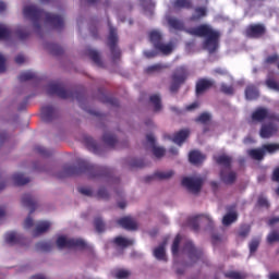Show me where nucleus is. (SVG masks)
I'll return each mask as SVG.
<instances>
[{"instance_id": "obj_10", "label": "nucleus", "mask_w": 279, "mask_h": 279, "mask_svg": "<svg viewBox=\"0 0 279 279\" xmlns=\"http://www.w3.org/2000/svg\"><path fill=\"white\" fill-rule=\"evenodd\" d=\"M251 119L257 123H263L265 119H268V121H277V123H279V116L275 112H269V109L264 107H258L255 109L251 116Z\"/></svg>"}, {"instance_id": "obj_3", "label": "nucleus", "mask_w": 279, "mask_h": 279, "mask_svg": "<svg viewBox=\"0 0 279 279\" xmlns=\"http://www.w3.org/2000/svg\"><path fill=\"white\" fill-rule=\"evenodd\" d=\"M47 93L48 95H57L60 99H76L80 107L84 108V106H82V101L86 99V93L84 89L73 92L66 89L62 83H50L48 85Z\"/></svg>"}, {"instance_id": "obj_39", "label": "nucleus", "mask_w": 279, "mask_h": 279, "mask_svg": "<svg viewBox=\"0 0 279 279\" xmlns=\"http://www.w3.org/2000/svg\"><path fill=\"white\" fill-rule=\"evenodd\" d=\"M165 245H167V242H163L161 245L154 250V256L157 258V260H166L167 254L165 252Z\"/></svg>"}, {"instance_id": "obj_52", "label": "nucleus", "mask_w": 279, "mask_h": 279, "mask_svg": "<svg viewBox=\"0 0 279 279\" xmlns=\"http://www.w3.org/2000/svg\"><path fill=\"white\" fill-rule=\"evenodd\" d=\"M36 151L37 154H39V156H41L43 158H49V156L53 155L52 150H49L43 146H37L36 147Z\"/></svg>"}, {"instance_id": "obj_5", "label": "nucleus", "mask_w": 279, "mask_h": 279, "mask_svg": "<svg viewBox=\"0 0 279 279\" xmlns=\"http://www.w3.org/2000/svg\"><path fill=\"white\" fill-rule=\"evenodd\" d=\"M22 204L25 208H29V215L24 221V229H32V236H36V227H34V219H32V214L36 210V201L31 194H24L22 197Z\"/></svg>"}, {"instance_id": "obj_60", "label": "nucleus", "mask_w": 279, "mask_h": 279, "mask_svg": "<svg viewBox=\"0 0 279 279\" xmlns=\"http://www.w3.org/2000/svg\"><path fill=\"white\" fill-rule=\"evenodd\" d=\"M78 193H81V195H85L86 197H93V190H90V187H78Z\"/></svg>"}, {"instance_id": "obj_12", "label": "nucleus", "mask_w": 279, "mask_h": 279, "mask_svg": "<svg viewBox=\"0 0 279 279\" xmlns=\"http://www.w3.org/2000/svg\"><path fill=\"white\" fill-rule=\"evenodd\" d=\"M244 34L246 38H263V36L267 34V27L265 26V24L260 23L250 24L248 26H246Z\"/></svg>"}, {"instance_id": "obj_63", "label": "nucleus", "mask_w": 279, "mask_h": 279, "mask_svg": "<svg viewBox=\"0 0 279 279\" xmlns=\"http://www.w3.org/2000/svg\"><path fill=\"white\" fill-rule=\"evenodd\" d=\"M259 245H260V241L259 240H252V242L250 243V252H251V254H254V252H256V250H258Z\"/></svg>"}, {"instance_id": "obj_37", "label": "nucleus", "mask_w": 279, "mask_h": 279, "mask_svg": "<svg viewBox=\"0 0 279 279\" xmlns=\"http://www.w3.org/2000/svg\"><path fill=\"white\" fill-rule=\"evenodd\" d=\"M248 156L253 160H263L265 158V150L262 148H253L248 150Z\"/></svg>"}, {"instance_id": "obj_23", "label": "nucleus", "mask_w": 279, "mask_h": 279, "mask_svg": "<svg viewBox=\"0 0 279 279\" xmlns=\"http://www.w3.org/2000/svg\"><path fill=\"white\" fill-rule=\"evenodd\" d=\"M146 140L153 146V154H154V156L156 158H162V156H165V148L156 146V137H154L153 134H148L146 136Z\"/></svg>"}, {"instance_id": "obj_14", "label": "nucleus", "mask_w": 279, "mask_h": 279, "mask_svg": "<svg viewBox=\"0 0 279 279\" xmlns=\"http://www.w3.org/2000/svg\"><path fill=\"white\" fill-rule=\"evenodd\" d=\"M183 252H187V256L193 263H197V260L204 256V252H202V250H197L192 241L185 242Z\"/></svg>"}, {"instance_id": "obj_8", "label": "nucleus", "mask_w": 279, "mask_h": 279, "mask_svg": "<svg viewBox=\"0 0 279 279\" xmlns=\"http://www.w3.org/2000/svg\"><path fill=\"white\" fill-rule=\"evenodd\" d=\"M119 43V36H117V28L109 25V37H108V47L111 52V58L113 62L121 60V49L117 46Z\"/></svg>"}, {"instance_id": "obj_13", "label": "nucleus", "mask_w": 279, "mask_h": 279, "mask_svg": "<svg viewBox=\"0 0 279 279\" xmlns=\"http://www.w3.org/2000/svg\"><path fill=\"white\" fill-rule=\"evenodd\" d=\"M4 241L9 245H26L27 239L23 234L17 233L16 231L7 232L4 235Z\"/></svg>"}, {"instance_id": "obj_38", "label": "nucleus", "mask_w": 279, "mask_h": 279, "mask_svg": "<svg viewBox=\"0 0 279 279\" xmlns=\"http://www.w3.org/2000/svg\"><path fill=\"white\" fill-rule=\"evenodd\" d=\"M168 24L172 29H175L177 32H182V29H184V22H182V20L170 17L168 19Z\"/></svg>"}, {"instance_id": "obj_64", "label": "nucleus", "mask_w": 279, "mask_h": 279, "mask_svg": "<svg viewBox=\"0 0 279 279\" xmlns=\"http://www.w3.org/2000/svg\"><path fill=\"white\" fill-rule=\"evenodd\" d=\"M278 60H279L278 54H271L266 58L265 62H266V64H276V62H278Z\"/></svg>"}, {"instance_id": "obj_15", "label": "nucleus", "mask_w": 279, "mask_h": 279, "mask_svg": "<svg viewBox=\"0 0 279 279\" xmlns=\"http://www.w3.org/2000/svg\"><path fill=\"white\" fill-rule=\"evenodd\" d=\"M277 132L278 125L270 122L262 125L259 130V135L262 138H271V136H274V134H276Z\"/></svg>"}, {"instance_id": "obj_27", "label": "nucleus", "mask_w": 279, "mask_h": 279, "mask_svg": "<svg viewBox=\"0 0 279 279\" xmlns=\"http://www.w3.org/2000/svg\"><path fill=\"white\" fill-rule=\"evenodd\" d=\"M217 165H220V167H223L225 169H232V157L228 155H220L216 157Z\"/></svg>"}, {"instance_id": "obj_61", "label": "nucleus", "mask_w": 279, "mask_h": 279, "mask_svg": "<svg viewBox=\"0 0 279 279\" xmlns=\"http://www.w3.org/2000/svg\"><path fill=\"white\" fill-rule=\"evenodd\" d=\"M130 276V271L125 269H120L116 272V278L118 279H125Z\"/></svg>"}, {"instance_id": "obj_17", "label": "nucleus", "mask_w": 279, "mask_h": 279, "mask_svg": "<svg viewBox=\"0 0 279 279\" xmlns=\"http://www.w3.org/2000/svg\"><path fill=\"white\" fill-rule=\"evenodd\" d=\"M118 225L121 226V228H124V230H138V223H136V220L130 216H125L123 218H120L118 220Z\"/></svg>"}, {"instance_id": "obj_35", "label": "nucleus", "mask_w": 279, "mask_h": 279, "mask_svg": "<svg viewBox=\"0 0 279 279\" xmlns=\"http://www.w3.org/2000/svg\"><path fill=\"white\" fill-rule=\"evenodd\" d=\"M206 14H207L206 8L197 7L194 9V14L190 17V21H193V22L201 21V19H204Z\"/></svg>"}, {"instance_id": "obj_20", "label": "nucleus", "mask_w": 279, "mask_h": 279, "mask_svg": "<svg viewBox=\"0 0 279 279\" xmlns=\"http://www.w3.org/2000/svg\"><path fill=\"white\" fill-rule=\"evenodd\" d=\"M56 119V108L52 106H45L41 108V120L45 123H51V120Z\"/></svg>"}, {"instance_id": "obj_7", "label": "nucleus", "mask_w": 279, "mask_h": 279, "mask_svg": "<svg viewBox=\"0 0 279 279\" xmlns=\"http://www.w3.org/2000/svg\"><path fill=\"white\" fill-rule=\"evenodd\" d=\"M189 73L186 72V66L181 65L174 70L171 76V85H170V93H178L180 87L184 82H186Z\"/></svg>"}, {"instance_id": "obj_50", "label": "nucleus", "mask_w": 279, "mask_h": 279, "mask_svg": "<svg viewBox=\"0 0 279 279\" xmlns=\"http://www.w3.org/2000/svg\"><path fill=\"white\" fill-rule=\"evenodd\" d=\"M131 169H143L145 167V160L143 159H131L129 161Z\"/></svg>"}, {"instance_id": "obj_11", "label": "nucleus", "mask_w": 279, "mask_h": 279, "mask_svg": "<svg viewBox=\"0 0 279 279\" xmlns=\"http://www.w3.org/2000/svg\"><path fill=\"white\" fill-rule=\"evenodd\" d=\"M182 186H185L190 193L197 195L204 186V179L199 177H185L181 181Z\"/></svg>"}, {"instance_id": "obj_34", "label": "nucleus", "mask_w": 279, "mask_h": 279, "mask_svg": "<svg viewBox=\"0 0 279 279\" xmlns=\"http://www.w3.org/2000/svg\"><path fill=\"white\" fill-rule=\"evenodd\" d=\"M113 243L118 245V247H130V245H134V240L117 236L113 239Z\"/></svg>"}, {"instance_id": "obj_54", "label": "nucleus", "mask_w": 279, "mask_h": 279, "mask_svg": "<svg viewBox=\"0 0 279 279\" xmlns=\"http://www.w3.org/2000/svg\"><path fill=\"white\" fill-rule=\"evenodd\" d=\"M199 216H195L189 219V226L194 230V232H197L199 230Z\"/></svg>"}, {"instance_id": "obj_47", "label": "nucleus", "mask_w": 279, "mask_h": 279, "mask_svg": "<svg viewBox=\"0 0 279 279\" xmlns=\"http://www.w3.org/2000/svg\"><path fill=\"white\" fill-rule=\"evenodd\" d=\"M210 113L208 112H203L201 113L196 119V123H202L203 125H207L208 123H210Z\"/></svg>"}, {"instance_id": "obj_45", "label": "nucleus", "mask_w": 279, "mask_h": 279, "mask_svg": "<svg viewBox=\"0 0 279 279\" xmlns=\"http://www.w3.org/2000/svg\"><path fill=\"white\" fill-rule=\"evenodd\" d=\"M225 278L229 279H245L247 278V275L245 272H239V271H229L225 274Z\"/></svg>"}, {"instance_id": "obj_40", "label": "nucleus", "mask_w": 279, "mask_h": 279, "mask_svg": "<svg viewBox=\"0 0 279 279\" xmlns=\"http://www.w3.org/2000/svg\"><path fill=\"white\" fill-rule=\"evenodd\" d=\"M236 219H239V214H236V211L228 213L223 216L222 223L225 226H232Z\"/></svg>"}, {"instance_id": "obj_28", "label": "nucleus", "mask_w": 279, "mask_h": 279, "mask_svg": "<svg viewBox=\"0 0 279 279\" xmlns=\"http://www.w3.org/2000/svg\"><path fill=\"white\" fill-rule=\"evenodd\" d=\"M174 10H193L192 0H174L172 3Z\"/></svg>"}, {"instance_id": "obj_41", "label": "nucleus", "mask_w": 279, "mask_h": 279, "mask_svg": "<svg viewBox=\"0 0 279 279\" xmlns=\"http://www.w3.org/2000/svg\"><path fill=\"white\" fill-rule=\"evenodd\" d=\"M46 48L51 56H62V53H64V49H62L58 44H47Z\"/></svg>"}, {"instance_id": "obj_49", "label": "nucleus", "mask_w": 279, "mask_h": 279, "mask_svg": "<svg viewBox=\"0 0 279 279\" xmlns=\"http://www.w3.org/2000/svg\"><path fill=\"white\" fill-rule=\"evenodd\" d=\"M36 77V74L34 72H22L17 80L20 82H29L31 80H34Z\"/></svg>"}, {"instance_id": "obj_59", "label": "nucleus", "mask_w": 279, "mask_h": 279, "mask_svg": "<svg viewBox=\"0 0 279 279\" xmlns=\"http://www.w3.org/2000/svg\"><path fill=\"white\" fill-rule=\"evenodd\" d=\"M257 204L260 208H269V201L265 196H259Z\"/></svg>"}, {"instance_id": "obj_32", "label": "nucleus", "mask_w": 279, "mask_h": 279, "mask_svg": "<svg viewBox=\"0 0 279 279\" xmlns=\"http://www.w3.org/2000/svg\"><path fill=\"white\" fill-rule=\"evenodd\" d=\"M165 69H169V65L163 63H156L147 66L145 69V73H147L148 75H151V73H162Z\"/></svg>"}, {"instance_id": "obj_42", "label": "nucleus", "mask_w": 279, "mask_h": 279, "mask_svg": "<svg viewBox=\"0 0 279 279\" xmlns=\"http://www.w3.org/2000/svg\"><path fill=\"white\" fill-rule=\"evenodd\" d=\"M99 100L102 104H109V106H113V107L119 106V99H117L114 97L107 96L104 93H101V97L99 98Z\"/></svg>"}, {"instance_id": "obj_62", "label": "nucleus", "mask_w": 279, "mask_h": 279, "mask_svg": "<svg viewBox=\"0 0 279 279\" xmlns=\"http://www.w3.org/2000/svg\"><path fill=\"white\" fill-rule=\"evenodd\" d=\"M250 234V226H242L239 231V236L242 239H245Z\"/></svg>"}, {"instance_id": "obj_58", "label": "nucleus", "mask_w": 279, "mask_h": 279, "mask_svg": "<svg viewBox=\"0 0 279 279\" xmlns=\"http://www.w3.org/2000/svg\"><path fill=\"white\" fill-rule=\"evenodd\" d=\"M221 93L225 95H234V87L228 86L226 83H222L220 86Z\"/></svg>"}, {"instance_id": "obj_26", "label": "nucleus", "mask_w": 279, "mask_h": 279, "mask_svg": "<svg viewBox=\"0 0 279 279\" xmlns=\"http://www.w3.org/2000/svg\"><path fill=\"white\" fill-rule=\"evenodd\" d=\"M189 160L192 165H202L206 160V156L199 153V150H192L189 154Z\"/></svg>"}, {"instance_id": "obj_44", "label": "nucleus", "mask_w": 279, "mask_h": 279, "mask_svg": "<svg viewBox=\"0 0 279 279\" xmlns=\"http://www.w3.org/2000/svg\"><path fill=\"white\" fill-rule=\"evenodd\" d=\"M181 241H182V235H180V234L175 235L173 243H172V247H171V252L174 256H178V254L180 253Z\"/></svg>"}, {"instance_id": "obj_53", "label": "nucleus", "mask_w": 279, "mask_h": 279, "mask_svg": "<svg viewBox=\"0 0 279 279\" xmlns=\"http://www.w3.org/2000/svg\"><path fill=\"white\" fill-rule=\"evenodd\" d=\"M94 226L96 228V231L98 232H104V230H106V223L104 222L101 217L95 218Z\"/></svg>"}, {"instance_id": "obj_22", "label": "nucleus", "mask_w": 279, "mask_h": 279, "mask_svg": "<svg viewBox=\"0 0 279 279\" xmlns=\"http://www.w3.org/2000/svg\"><path fill=\"white\" fill-rule=\"evenodd\" d=\"M102 142L107 147H110L111 149H114L117 145H119V140L117 138V135H114L111 132H105L102 135Z\"/></svg>"}, {"instance_id": "obj_4", "label": "nucleus", "mask_w": 279, "mask_h": 279, "mask_svg": "<svg viewBox=\"0 0 279 279\" xmlns=\"http://www.w3.org/2000/svg\"><path fill=\"white\" fill-rule=\"evenodd\" d=\"M40 23L49 25L53 29L64 28V19L60 15L47 13L38 8H36V34L40 32Z\"/></svg>"}, {"instance_id": "obj_56", "label": "nucleus", "mask_w": 279, "mask_h": 279, "mask_svg": "<svg viewBox=\"0 0 279 279\" xmlns=\"http://www.w3.org/2000/svg\"><path fill=\"white\" fill-rule=\"evenodd\" d=\"M97 199H110V193L106 187H100L96 194Z\"/></svg>"}, {"instance_id": "obj_24", "label": "nucleus", "mask_w": 279, "mask_h": 279, "mask_svg": "<svg viewBox=\"0 0 279 279\" xmlns=\"http://www.w3.org/2000/svg\"><path fill=\"white\" fill-rule=\"evenodd\" d=\"M190 134H191V131H189V129H183L173 135L172 141L177 145L181 146L184 143V141L189 138Z\"/></svg>"}, {"instance_id": "obj_18", "label": "nucleus", "mask_w": 279, "mask_h": 279, "mask_svg": "<svg viewBox=\"0 0 279 279\" xmlns=\"http://www.w3.org/2000/svg\"><path fill=\"white\" fill-rule=\"evenodd\" d=\"M24 19L32 23V27H36V4L25 5L23 9Z\"/></svg>"}, {"instance_id": "obj_1", "label": "nucleus", "mask_w": 279, "mask_h": 279, "mask_svg": "<svg viewBox=\"0 0 279 279\" xmlns=\"http://www.w3.org/2000/svg\"><path fill=\"white\" fill-rule=\"evenodd\" d=\"M64 178L71 175H82L87 173L88 178H111L112 170L107 167H99L90 165L87 160L80 159L77 166H64L63 168Z\"/></svg>"}, {"instance_id": "obj_46", "label": "nucleus", "mask_w": 279, "mask_h": 279, "mask_svg": "<svg viewBox=\"0 0 279 279\" xmlns=\"http://www.w3.org/2000/svg\"><path fill=\"white\" fill-rule=\"evenodd\" d=\"M12 36V31L5 25L0 24V40H8Z\"/></svg>"}, {"instance_id": "obj_36", "label": "nucleus", "mask_w": 279, "mask_h": 279, "mask_svg": "<svg viewBox=\"0 0 279 279\" xmlns=\"http://www.w3.org/2000/svg\"><path fill=\"white\" fill-rule=\"evenodd\" d=\"M149 101L154 106V112H160L162 110V100L160 99V95H151L149 97Z\"/></svg>"}, {"instance_id": "obj_43", "label": "nucleus", "mask_w": 279, "mask_h": 279, "mask_svg": "<svg viewBox=\"0 0 279 279\" xmlns=\"http://www.w3.org/2000/svg\"><path fill=\"white\" fill-rule=\"evenodd\" d=\"M87 56L88 58H90V60H93L95 64H97L98 66H101V57L99 56V52H97L96 50L89 49L87 51Z\"/></svg>"}, {"instance_id": "obj_16", "label": "nucleus", "mask_w": 279, "mask_h": 279, "mask_svg": "<svg viewBox=\"0 0 279 279\" xmlns=\"http://www.w3.org/2000/svg\"><path fill=\"white\" fill-rule=\"evenodd\" d=\"M215 82L208 78H199L196 83V95H204L206 90L213 88Z\"/></svg>"}, {"instance_id": "obj_48", "label": "nucleus", "mask_w": 279, "mask_h": 279, "mask_svg": "<svg viewBox=\"0 0 279 279\" xmlns=\"http://www.w3.org/2000/svg\"><path fill=\"white\" fill-rule=\"evenodd\" d=\"M264 154L267 151V154H276V151H279V144H264L263 146Z\"/></svg>"}, {"instance_id": "obj_29", "label": "nucleus", "mask_w": 279, "mask_h": 279, "mask_svg": "<svg viewBox=\"0 0 279 279\" xmlns=\"http://www.w3.org/2000/svg\"><path fill=\"white\" fill-rule=\"evenodd\" d=\"M14 186H25L32 181L29 178L23 175V173H15L12 175Z\"/></svg>"}, {"instance_id": "obj_6", "label": "nucleus", "mask_w": 279, "mask_h": 279, "mask_svg": "<svg viewBox=\"0 0 279 279\" xmlns=\"http://www.w3.org/2000/svg\"><path fill=\"white\" fill-rule=\"evenodd\" d=\"M149 41L157 51L163 53V56H169L173 51V46L171 44L162 43V34L158 31H151L149 33Z\"/></svg>"}, {"instance_id": "obj_21", "label": "nucleus", "mask_w": 279, "mask_h": 279, "mask_svg": "<svg viewBox=\"0 0 279 279\" xmlns=\"http://www.w3.org/2000/svg\"><path fill=\"white\" fill-rule=\"evenodd\" d=\"M220 180L223 184H234V182H236V172L232 170L226 171V169H222L220 171Z\"/></svg>"}, {"instance_id": "obj_25", "label": "nucleus", "mask_w": 279, "mask_h": 279, "mask_svg": "<svg viewBox=\"0 0 279 279\" xmlns=\"http://www.w3.org/2000/svg\"><path fill=\"white\" fill-rule=\"evenodd\" d=\"M245 97L248 101H254L260 97V94L258 92V87L255 85H248L245 88Z\"/></svg>"}, {"instance_id": "obj_2", "label": "nucleus", "mask_w": 279, "mask_h": 279, "mask_svg": "<svg viewBox=\"0 0 279 279\" xmlns=\"http://www.w3.org/2000/svg\"><path fill=\"white\" fill-rule=\"evenodd\" d=\"M186 33L190 34V36L205 38L203 47L209 53H215V51L219 49V38H221V34L219 31H215L213 26L208 24H201L196 27L189 28Z\"/></svg>"}, {"instance_id": "obj_57", "label": "nucleus", "mask_w": 279, "mask_h": 279, "mask_svg": "<svg viewBox=\"0 0 279 279\" xmlns=\"http://www.w3.org/2000/svg\"><path fill=\"white\" fill-rule=\"evenodd\" d=\"M266 86H268V88H270L271 90L279 92V83L277 81H275L274 78H267Z\"/></svg>"}, {"instance_id": "obj_33", "label": "nucleus", "mask_w": 279, "mask_h": 279, "mask_svg": "<svg viewBox=\"0 0 279 279\" xmlns=\"http://www.w3.org/2000/svg\"><path fill=\"white\" fill-rule=\"evenodd\" d=\"M84 143H85L87 149H89V151H93L94 154H97V151H99V145H97V142H95V140H93V137L85 135Z\"/></svg>"}, {"instance_id": "obj_31", "label": "nucleus", "mask_w": 279, "mask_h": 279, "mask_svg": "<svg viewBox=\"0 0 279 279\" xmlns=\"http://www.w3.org/2000/svg\"><path fill=\"white\" fill-rule=\"evenodd\" d=\"M50 228H51V222L47 220L37 221L36 236H39V234H45V232H48Z\"/></svg>"}, {"instance_id": "obj_19", "label": "nucleus", "mask_w": 279, "mask_h": 279, "mask_svg": "<svg viewBox=\"0 0 279 279\" xmlns=\"http://www.w3.org/2000/svg\"><path fill=\"white\" fill-rule=\"evenodd\" d=\"M174 172L173 170L169 171H157L151 175H148L145 178V182H151L153 180H169L170 178H173Z\"/></svg>"}, {"instance_id": "obj_51", "label": "nucleus", "mask_w": 279, "mask_h": 279, "mask_svg": "<svg viewBox=\"0 0 279 279\" xmlns=\"http://www.w3.org/2000/svg\"><path fill=\"white\" fill-rule=\"evenodd\" d=\"M37 250H40V252H51L53 244L51 242H39L37 243Z\"/></svg>"}, {"instance_id": "obj_55", "label": "nucleus", "mask_w": 279, "mask_h": 279, "mask_svg": "<svg viewBox=\"0 0 279 279\" xmlns=\"http://www.w3.org/2000/svg\"><path fill=\"white\" fill-rule=\"evenodd\" d=\"M279 242V232L278 231H272L267 235V243H269V245L274 244V243H278Z\"/></svg>"}, {"instance_id": "obj_30", "label": "nucleus", "mask_w": 279, "mask_h": 279, "mask_svg": "<svg viewBox=\"0 0 279 279\" xmlns=\"http://www.w3.org/2000/svg\"><path fill=\"white\" fill-rule=\"evenodd\" d=\"M32 34L29 26H19L15 29V35L20 40H27Z\"/></svg>"}, {"instance_id": "obj_9", "label": "nucleus", "mask_w": 279, "mask_h": 279, "mask_svg": "<svg viewBox=\"0 0 279 279\" xmlns=\"http://www.w3.org/2000/svg\"><path fill=\"white\" fill-rule=\"evenodd\" d=\"M57 246L59 250L64 247H68L69 250L73 247L76 250H86L88 245L82 239H66V236L61 235L57 239Z\"/></svg>"}]
</instances>
